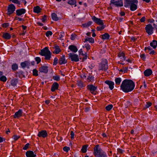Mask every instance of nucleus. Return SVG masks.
I'll use <instances>...</instances> for the list:
<instances>
[{
    "label": "nucleus",
    "mask_w": 157,
    "mask_h": 157,
    "mask_svg": "<svg viewBox=\"0 0 157 157\" xmlns=\"http://www.w3.org/2000/svg\"><path fill=\"white\" fill-rule=\"evenodd\" d=\"M135 86L134 83L132 80L125 79L122 82L120 87L123 92L128 93L133 90Z\"/></svg>",
    "instance_id": "obj_1"
},
{
    "label": "nucleus",
    "mask_w": 157,
    "mask_h": 157,
    "mask_svg": "<svg viewBox=\"0 0 157 157\" xmlns=\"http://www.w3.org/2000/svg\"><path fill=\"white\" fill-rule=\"evenodd\" d=\"M93 153L95 157H107L106 153L102 150L99 145L95 146Z\"/></svg>",
    "instance_id": "obj_2"
},
{
    "label": "nucleus",
    "mask_w": 157,
    "mask_h": 157,
    "mask_svg": "<svg viewBox=\"0 0 157 157\" xmlns=\"http://www.w3.org/2000/svg\"><path fill=\"white\" fill-rule=\"evenodd\" d=\"M39 54L42 56H44L45 59L47 60H50L51 58V53L47 47L41 49Z\"/></svg>",
    "instance_id": "obj_3"
},
{
    "label": "nucleus",
    "mask_w": 157,
    "mask_h": 157,
    "mask_svg": "<svg viewBox=\"0 0 157 157\" xmlns=\"http://www.w3.org/2000/svg\"><path fill=\"white\" fill-rule=\"evenodd\" d=\"M108 62L106 59H103L99 64L98 70L106 71L108 69Z\"/></svg>",
    "instance_id": "obj_4"
},
{
    "label": "nucleus",
    "mask_w": 157,
    "mask_h": 157,
    "mask_svg": "<svg viewBox=\"0 0 157 157\" xmlns=\"http://www.w3.org/2000/svg\"><path fill=\"white\" fill-rule=\"evenodd\" d=\"M68 56L69 58L72 61L76 62L79 61V58L78 55L74 53H70L68 54Z\"/></svg>",
    "instance_id": "obj_5"
},
{
    "label": "nucleus",
    "mask_w": 157,
    "mask_h": 157,
    "mask_svg": "<svg viewBox=\"0 0 157 157\" xmlns=\"http://www.w3.org/2000/svg\"><path fill=\"white\" fill-rule=\"evenodd\" d=\"M146 32L149 35L152 34L153 33L154 29L152 25L150 24L147 25L145 27Z\"/></svg>",
    "instance_id": "obj_6"
},
{
    "label": "nucleus",
    "mask_w": 157,
    "mask_h": 157,
    "mask_svg": "<svg viewBox=\"0 0 157 157\" xmlns=\"http://www.w3.org/2000/svg\"><path fill=\"white\" fill-rule=\"evenodd\" d=\"M138 2L137 0H124V6L128 7L133 3H137Z\"/></svg>",
    "instance_id": "obj_7"
},
{
    "label": "nucleus",
    "mask_w": 157,
    "mask_h": 157,
    "mask_svg": "<svg viewBox=\"0 0 157 157\" xmlns=\"http://www.w3.org/2000/svg\"><path fill=\"white\" fill-rule=\"evenodd\" d=\"M87 89L89 90L92 94L95 95L96 93L95 91L97 89V87L92 84L88 85L86 87Z\"/></svg>",
    "instance_id": "obj_8"
},
{
    "label": "nucleus",
    "mask_w": 157,
    "mask_h": 157,
    "mask_svg": "<svg viewBox=\"0 0 157 157\" xmlns=\"http://www.w3.org/2000/svg\"><path fill=\"white\" fill-rule=\"evenodd\" d=\"M15 9V6L12 4L9 5L7 9V14L10 15L13 13Z\"/></svg>",
    "instance_id": "obj_9"
},
{
    "label": "nucleus",
    "mask_w": 157,
    "mask_h": 157,
    "mask_svg": "<svg viewBox=\"0 0 157 157\" xmlns=\"http://www.w3.org/2000/svg\"><path fill=\"white\" fill-rule=\"evenodd\" d=\"M111 3H113L117 6L121 7L123 6L122 0H113L111 1Z\"/></svg>",
    "instance_id": "obj_10"
},
{
    "label": "nucleus",
    "mask_w": 157,
    "mask_h": 157,
    "mask_svg": "<svg viewBox=\"0 0 157 157\" xmlns=\"http://www.w3.org/2000/svg\"><path fill=\"white\" fill-rule=\"evenodd\" d=\"M92 20L96 23L98 25H103V21L100 18H98L95 16L92 17Z\"/></svg>",
    "instance_id": "obj_11"
},
{
    "label": "nucleus",
    "mask_w": 157,
    "mask_h": 157,
    "mask_svg": "<svg viewBox=\"0 0 157 157\" xmlns=\"http://www.w3.org/2000/svg\"><path fill=\"white\" fill-rule=\"evenodd\" d=\"M47 135L46 131L42 130L39 132L37 136L39 137H41L43 138H45L47 136Z\"/></svg>",
    "instance_id": "obj_12"
},
{
    "label": "nucleus",
    "mask_w": 157,
    "mask_h": 157,
    "mask_svg": "<svg viewBox=\"0 0 157 157\" xmlns=\"http://www.w3.org/2000/svg\"><path fill=\"white\" fill-rule=\"evenodd\" d=\"M105 83L109 85V87L111 90H112L113 89L114 83L113 82L106 80L105 82Z\"/></svg>",
    "instance_id": "obj_13"
},
{
    "label": "nucleus",
    "mask_w": 157,
    "mask_h": 157,
    "mask_svg": "<svg viewBox=\"0 0 157 157\" xmlns=\"http://www.w3.org/2000/svg\"><path fill=\"white\" fill-rule=\"evenodd\" d=\"M48 67L46 66H42L39 68V71L41 72L47 73L48 72Z\"/></svg>",
    "instance_id": "obj_14"
},
{
    "label": "nucleus",
    "mask_w": 157,
    "mask_h": 157,
    "mask_svg": "<svg viewBox=\"0 0 157 157\" xmlns=\"http://www.w3.org/2000/svg\"><path fill=\"white\" fill-rule=\"evenodd\" d=\"M26 12V10L25 9H21L17 10L16 11L17 15V16H20L23 14H24Z\"/></svg>",
    "instance_id": "obj_15"
},
{
    "label": "nucleus",
    "mask_w": 157,
    "mask_h": 157,
    "mask_svg": "<svg viewBox=\"0 0 157 157\" xmlns=\"http://www.w3.org/2000/svg\"><path fill=\"white\" fill-rule=\"evenodd\" d=\"M25 155L27 157H35L36 156V154H34L33 151H27Z\"/></svg>",
    "instance_id": "obj_16"
},
{
    "label": "nucleus",
    "mask_w": 157,
    "mask_h": 157,
    "mask_svg": "<svg viewBox=\"0 0 157 157\" xmlns=\"http://www.w3.org/2000/svg\"><path fill=\"white\" fill-rule=\"evenodd\" d=\"M22 115V110L19 109L17 112H16L14 115L13 117L14 118H19Z\"/></svg>",
    "instance_id": "obj_17"
},
{
    "label": "nucleus",
    "mask_w": 157,
    "mask_h": 157,
    "mask_svg": "<svg viewBox=\"0 0 157 157\" xmlns=\"http://www.w3.org/2000/svg\"><path fill=\"white\" fill-rule=\"evenodd\" d=\"M67 62V61L65 59V56H62L59 59V63L60 65H61L63 64L66 63Z\"/></svg>",
    "instance_id": "obj_18"
},
{
    "label": "nucleus",
    "mask_w": 157,
    "mask_h": 157,
    "mask_svg": "<svg viewBox=\"0 0 157 157\" xmlns=\"http://www.w3.org/2000/svg\"><path fill=\"white\" fill-rule=\"evenodd\" d=\"M59 84L57 82H54L52 84L51 89L52 91L54 92L55 90L58 89L59 87Z\"/></svg>",
    "instance_id": "obj_19"
},
{
    "label": "nucleus",
    "mask_w": 157,
    "mask_h": 157,
    "mask_svg": "<svg viewBox=\"0 0 157 157\" xmlns=\"http://www.w3.org/2000/svg\"><path fill=\"white\" fill-rule=\"evenodd\" d=\"M68 49L71 50L72 52L75 53L78 51V49L77 47L73 45H71L69 46Z\"/></svg>",
    "instance_id": "obj_20"
},
{
    "label": "nucleus",
    "mask_w": 157,
    "mask_h": 157,
    "mask_svg": "<svg viewBox=\"0 0 157 157\" xmlns=\"http://www.w3.org/2000/svg\"><path fill=\"white\" fill-rule=\"evenodd\" d=\"M152 73V70L150 69H147L144 72V75L145 76H149Z\"/></svg>",
    "instance_id": "obj_21"
},
{
    "label": "nucleus",
    "mask_w": 157,
    "mask_h": 157,
    "mask_svg": "<svg viewBox=\"0 0 157 157\" xmlns=\"http://www.w3.org/2000/svg\"><path fill=\"white\" fill-rule=\"evenodd\" d=\"M150 45L153 48H155L157 46V41L155 40H153L152 42L150 43Z\"/></svg>",
    "instance_id": "obj_22"
},
{
    "label": "nucleus",
    "mask_w": 157,
    "mask_h": 157,
    "mask_svg": "<svg viewBox=\"0 0 157 157\" xmlns=\"http://www.w3.org/2000/svg\"><path fill=\"white\" fill-rule=\"evenodd\" d=\"M137 9V5L135 3H133L130 6V10L132 11L135 10Z\"/></svg>",
    "instance_id": "obj_23"
},
{
    "label": "nucleus",
    "mask_w": 157,
    "mask_h": 157,
    "mask_svg": "<svg viewBox=\"0 0 157 157\" xmlns=\"http://www.w3.org/2000/svg\"><path fill=\"white\" fill-rule=\"evenodd\" d=\"M101 38L103 40L108 39L109 38V35L108 33H105V34L101 35Z\"/></svg>",
    "instance_id": "obj_24"
},
{
    "label": "nucleus",
    "mask_w": 157,
    "mask_h": 157,
    "mask_svg": "<svg viewBox=\"0 0 157 157\" xmlns=\"http://www.w3.org/2000/svg\"><path fill=\"white\" fill-rule=\"evenodd\" d=\"M2 37L5 39H9L11 38V36L9 33H5L3 34Z\"/></svg>",
    "instance_id": "obj_25"
},
{
    "label": "nucleus",
    "mask_w": 157,
    "mask_h": 157,
    "mask_svg": "<svg viewBox=\"0 0 157 157\" xmlns=\"http://www.w3.org/2000/svg\"><path fill=\"white\" fill-rule=\"evenodd\" d=\"M61 51V50L60 49L59 46H56L55 47V50L53 51V53H55L56 54H58Z\"/></svg>",
    "instance_id": "obj_26"
},
{
    "label": "nucleus",
    "mask_w": 157,
    "mask_h": 157,
    "mask_svg": "<svg viewBox=\"0 0 157 157\" xmlns=\"http://www.w3.org/2000/svg\"><path fill=\"white\" fill-rule=\"evenodd\" d=\"M87 41H88L89 42L92 44L94 43V39L92 37H87L86 39H85V40L84 41V42L85 43Z\"/></svg>",
    "instance_id": "obj_27"
},
{
    "label": "nucleus",
    "mask_w": 157,
    "mask_h": 157,
    "mask_svg": "<svg viewBox=\"0 0 157 157\" xmlns=\"http://www.w3.org/2000/svg\"><path fill=\"white\" fill-rule=\"evenodd\" d=\"M41 9L38 6L34 7L33 8V11L36 13H39L40 12Z\"/></svg>",
    "instance_id": "obj_28"
},
{
    "label": "nucleus",
    "mask_w": 157,
    "mask_h": 157,
    "mask_svg": "<svg viewBox=\"0 0 157 157\" xmlns=\"http://www.w3.org/2000/svg\"><path fill=\"white\" fill-rule=\"evenodd\" d=\"M51 16L52 20L55 21H57L59 19L57 15L54 13H53L52 14Z\"/></svg>",
    "instance_id": "obj_29"
},
{
    "label": "nucleus",
    "mask_w": 157,
    "mask_h": 157,
    "mask_svg": "<svg viewBox=\"0 0 157 157\" xmlns=\"http://www.w3.org/2000/svg\"><path fill=\"white\" fill-rule=\"evenodd\" d=\"M17 82V80L16 78L13 79L11 81V84L13 86H15L16 85Z\"/></svg>",
    "instance_id": "obj_30"
},
{
    "label": "nucleus",
    "mask_w": 157,
    "mask_h": 157,
    "mask_svg": "<svg viewBox=\"0 0 157 157\" xmlns=\"http://www.w3.org/2000/svg\"><path fill=\"white\" fill-rule=\"evenodd\" d=\"M121 81V78H117L115 79V81L116 84L118 85H119L120 84Z\"/></svg>",
    "instance_id": "obj_31"
},
{
    "label": "nucleus",
    "mask_w": 157,
    "mask_h": 157,
    "mask_svg": "<svg viewBox=\"0 0 157 157\" xmlns=\"http://www.w3.org/2000/svg\"><path fill=\"white\" fill-rule=\"evenodd\" d=\"M68 3L70 5H73L75 4V6H76V1L75 0H70L68 1Z\"/></svg>",
    "instance_id": "obj_32"
},
{
    "label": "nucleus",
    "mask_w": 157,
    "mask_h": 157,
    "mask_svg": "<svg viewBox=\"0 0 157 157\" xmlns=\"http://www.w3.org/2000/svg\"><path fill=\"white\" fill-rule=\"evenodd\" d=\"M101 25L97 27L96 29L98 31H100L105 28V26L103 25Z\"/></svg>",
    "instance_id": "obj_33"
},
{
    "label": "nucleus",
    "mask_w": 157,
    "mask_h": 157,
    "mask_svg": "<svg viewBox=\"0 0 157 157\" xmlns=\"http://www.w3.org/2000/svg\"><path fill=\"white\" fill-rule=\"evenodd\" d=\"M87 147L86 145H84L82 147L81 151L83 153H85L86 151Z\"/></svg>",
    "instance_id": "obj_34"
},
{
    "label": "nucleus",
    "mask_w": 157,
    "mask_h": 157,
    "mask_svg": "<svg viewBox=\"0 0 157 157\" xmlns=\"http://www.w3.org/2000/svg\"><path fill=\"white\" fill-rule=\"evenodd\" d=\"M12 68L13 70H16L18 69V65L16 63H14L12 65Z\"/></svg>",
    "instance_id": "obj_35"
},
{
    "label": "nucleus",
    "mask_w": 157,
    "mask_h": 157,
    "mask_svg": "<svg viewBox=\"0 0 157 157\" xmlns=\"http://www.w3.org/2000/svg\"><path fill=\"white\" fill-rule=\"evenodd\" d=\"M7 78L5 76L2 75L0 78V80L3 82H5L6 81Z\"/></svg>",
    "instance_id": "obj_36"
},
{
    "label": "nucleus",
    "mask_w": 157,
    "mask_h": 157,
    "mask_svg": "<svg viewBox=\"0 0 157 157\" xmlns=\"http://www.w3.org/2000/svg\"><path fill=\"white\" fill-rule=\"evenodd\" d=\"M113 105H109L105 107V109L107 111L110 110L113 108Z\"/></svg>",
    "instance_id": "obj_37"
},
{
    "label": "nucleus",
    "mask_w": 157,
    "mask_h": 157,
    "mask_svg": "<svg viewBox=\"0 0 157 157\" xmlns=\"http://www.w3.org/2000/svg\"><path fill=\"white\" fill-rule=\"evenodd\" d=\"M92 22L91 21H89L83 25V26L85 27H87L89 26L92 24Z\"/></svg>",
    "instance_id": "obj_38"
},
{
    "label": "nucleus",
    "mask_w": 157,
    "mask_h": 157,
    "mask_svg": "<svg viewBox=\"0 0 157 157\" xmlns=\"http://www.w3.org/2000/svg\"><path fill=\"white\" fill-rule=\"evenodd\" d=\"M94 80V77L93 76H89L87 79V81L88 82H92Z\"/></svg>",
    "instance_id": "obj_39"
},
{
    "label": "nucleus",
    "mask_w": 157,
    "mask_h": 157,
    "mask_svg": "<svg viewBox=\"0 0 157 157\" xmlns=\"http://www.w3.org/2000/svg\"><path fill=\"white\" fill-rule=\"evenodd\" d=\"M64 36V33L63 32H62L60 33V34L59 35V39L60 40H63V38Z\"/></svg>",
    "instance_id": "obj_40"
},
{
    "label": "nucleus",
    "mask_w": 157,
    "mask_h": 157,
    "mask_svg": "<svg viewBox=\"0 0 157 157\" xmlns=\"http://www.w3.org/2000/svg\"><path fill=\"white\" fill-rule=\"evenodd\" d=\"M77 84L78 86L80 88H82L83 86V85L82 82L81 81H77Z\"/></svg>",
    "instance_id": "obj_41"
},
{
    "label": "nucleus",
    "mask_w": 157,
    "mask_h": 157,
    "mask_svg": "<svg viewBox=\"0 0 157 157\" xmlns=\"http://www.w3.org/2000/svg\"><path fill=\"white\" fill-rule=\"evenodd\" d=\"M27 64V62L26 61H25L21 63V65L22 67L25 68Z\"/></svg>",
    "instance_id": "obj_42"
},
{
    "label": "nucleus",
    "mask_w": 157,
    "mask_h": 157,
    "mask_svg": "<svg viewBox=\"0 0 157 157\" xmlns=\"http://www.w3.org/2000/svg\"><path fill=\"white\" fill-rule=\"evenodd\" d=\"M38 71L36 69H34L33 70V75L34 76H37L38 75Z\"/></svg>",
    "instance_id": "obj_43"
},
{
    "label": "nucleus",
    "mask_w": 157,
    "mask_h": 157,
    "mask_svg": "<svg viewBox=\"0 0 157 157\" xmlns=\"http://www.w3.org/2000/svg\"><path fill=\"white\" fill-rule=\"evenodd\" d=\"M125 55L124 53H121L118 55V56H119V57H122L123 59L124 60H125Z\"/></svg>",
    "instance_id": "obj_44"
},
{
    "label": "nucleus",
    "mask_w": 157,
    "mask_h": 157,
    "mask_svg": "<svg viewBox=\"0 0 157 157\" xmlns=\"http://www.w3.org/2000/svg\"><path fill=\"white\" fill-rule=\"evenodd\" d=\"M52 34V32L51 31H47L46 33V36L47 37H48L51 36Z\"/></svg>",
    "instance_id": "obj_45"
},
{
    "label": "nucleus",
    "mask_w": 157,
    "mask_h": 157,
    "mask_svg": "<svg viewBox=\"0 0 157 157\" xmlns=\"http://www.w3.org/2000/svg\"><path fill=\"white\" fill-rule=\"evenodd\" d=\"M35 60L37 62V64L39 63L41 61L40 58L39 57H36L35 58Z\"/></svg>",
    "instance_id": "obj_46"
},
{
    "label": "nucleus",
    "mask_w": 157,
    "mask_h": 157,
    "mask_svg": "<svg viewBox=\"0 0 157 157\" xmlns=\"http://www.w3.org/2000/svg\"><path fill=\"white\" fill-rule=\"evenodd\" d=\"M152 105V103L151 102H147V104H146V105L145 106L144 108H147L149 107L151 105Z\"/></svg>",
    "instance_id": "obj_47"
},
{
    "label": "nucleus",
    "mask_w": 157,
    "mask_h": 157,
    "mask_svg": "<svg viewBox=\"0 0 157 157\" xmlns=\"http://www.w3.org/2000/svg\"><path fill=\"white\" fill-rule=\"evenodd\" d=\"M58 60V59L57 58L55 57L54 60L53 65H56L57 64Z\"/></svg>",
    "instance_id": "obj_48"
},
{
    "label": "nucleus",
    "mask_w": 157,
    "mask_h": 157,
    "mask_svg": "<svg viewBox=\"0 0 157 157\" xmlns=\"http://www.w3.org/2000/svg\"><path fill=\"white\" fill-rule=\"evenodd\" d=\"M53 78L54 79L57 81H59L60 79L58 75H56L53 76Z\"/></svg>",
    "instance_id": "obj_49"
},
{
    "label": "nucleus",
    "mask_w": 157,
    "mask_h": 157,
    "mask_svg": "<svg viewBox=\"0 0 157 157\" xmlns=\"http://www.w3.org/2000/svg\"><path fill=\"white\" fill-rule=\"evenodd\" d=\"M70 150V147H64L63 148V150L66 151V152H68L69 150Z\"/></svg>",
    "instance_id": "obj_50"
},
{
    "label": "nucleus",
    "mask_w": 157,
    "mask_h": 157,
    "mask_svg": "<svg viewBox=\"0 0 157 157\" xmlns=\"http://www.w3.org/2000/svg\"><path fill=\"white\" fill-rule=\"evenodd\" d=\"M20 138V136L16 135H14L13 136V138L15 140H17Z\"/></svg>",
    "instance_id": "obj_51"
},
{
    "label": "nucleus",
    "mask_w": 157,
    "mask_h": 157,
    "mask_svg": "<svg viewBox=\"0 0 157 157\" xmlns=\"http://www.w3.org/2000/svg\"><path fill=\"white\" fill-rule=\"evenodd\" d=\"M29 143H27L26 144L25 146L23 147V149L24 150H27L29 146Z\"/></svg>",
    "instance_id": "obj_52"
},
{
    "label": "nucleus",
    "mask_w": 157,
    "mask_h": 157,
    "mask_svg": "<svg viewBox=\"0 0 157 157\" xmlns=\"http://www.w3.org/2000/svg\"><path fill=\"white\" fill-rule=\"evenodd\" d=\"M84 47L86 48L87 50H88L90 49V45L88 44H86L84 45Z\"/></svg>",
    "instance_id": "obj_53"
},
{
    "label": "nucleus",
    "mask_w": 157,
    "mask_h": 157,
    "mask_svg": "<svg viewBox=\"0 0 157 157\" xmlns=\"http://www.w3.org/2000/svg\"><path fill=\"white\" fill-rule=\"evenodd\" d=\"M10 1H11L13 3L20 4V2L18 0H9Z\"/></svg>",
    "instance_id": "obj_54"
},
{
    "label": "nucleus",
    "mask_w": 157,
    "mask_h": 157,
    "mask_svg": "<svg viewBox=\"0 0 157 157\" xmlns=\"http://www.w3.org/2000/svg\"><path fill=\"white\" fill-rule=\"evenodd\" d=\"M47 19V17L45 15L43 17V18L41 19V20L43 22H44Z\"/></svg>",
    "instance_id": "obj_55"
},
{
    "label": "nucleus",
    "mask_w": 157,
    "mask_h": 157,
    "mask_svg": "<svg viewBox=\"0 0 157 157\" xmlns=\"http://www.w3.org/2000/svg\"><path fill=\"white\" fill-rule=\"evenodd\" d=\"M71 139L72 140L74 138V134L73 131H71Z\"/></svg>",
    "instance_id": "obj_56"
},
{
    "label": "nucleus",
    "mask_w": 157,
    "mask_h": 157,
    "mask_svg": "<svg viewBox=\"0 0 157 157\" xmlns=\"http://www.w3.org/2000/svg\"><path fill=\"white\" fill-rule=\"evenodd\" d=\"M9 26L8 23H4L2 24V26L4 27H6Z\"/></svg>",
    "instance_id": "obj_57"
},
{
    "label": "nucleus",
    "mask_w": 157,
    "mask_h": 157,
    "mask_svg": "<svg viewBox=\"0 0 157 157\" xmlns=\"http://www.w3.org/2000/svg\"><path fill=\"white\" fill-rule=\"evenodd\" d=\"M117 150L118 152L121 154L124 151L123 150L120 148L117 149Z\"/></svg>",
    "instance_id": "obj_58"
},
{
    "label": "nucleus",
    "mask_w": 157,
    "mask_h": 157,
    "mask_svg": "<svg viewBox=\"0 0 157 157\" xmlns=\"http://www.w3.org/2000/svg\"><path fill=\"white\" fill-rule=\"evenodd\" d=\"M140 57L141 58L144 60L145 59V55L144 54L141 55L140 56Z\"/></svg>",
    "instance_id": "obj_59"
},
{
    "label": "nucleus",
    "mask_w": 157,
    "mask_h": 157,
    "mask_svg": "<svg viewBox=\"0 0 157 157\" xmlns=\"http://www.w3.org/2000/svg\"><path fill=\"white\" fill-rule=\"evenodd\" d=\"M145 20V17H142L140 19V21L142 22H144Z\"/></svg>",
    "instance_id": "obj_60"
},
{
    "label": "nucleus",
    "mask_w": 157,
    "mask_h": 157,
    "mask_svg": "<svg viewBox=\"0 0 157 157\" xmlns=\"http://www.w3.org/2000/svg\"><path fill=\"white\" fill-rule=\"evenodd\" d=\"M145 50H148L149 51H151V48L150 46L145 47Z\"/></svg>",
    "instance_id": "obj_61"
},
{
    "label": "nucleus",
    "mask_w": 157,
    "mask_h": 157,
    "mask_svg": "<svg viewBox=\"0 0 157 157\" xmlns=\"http://www.w3.org/2000/svg\"><path fill=\"white\" fill-rule=\"evenodd\" d=\"M15 19L16 20H18L19 21H24L23 19L22 18H20L18 17H15Z\"/></svg>",
    "instance_id": "obj_62"
},
{
    "label": "nucleus",
    "mask_w": 157,
    "mask_h": 157,
    "mask_svg": "<svg viewBox=\"0 0 157 157\" xmlns=\"http://www.w3.org/2000/svg\"><path fill=\"white\" fill-rule=\"evenodd\" d=\"M153 29H157V25L153 23Z\"/></svg>",
    "instance_id": "obj_63"
},
{
    "label": "nucleus",
    "mask_w": 157,
    "mask_h": 157,
    "mask_svg": "<svg viewBox=\"0 0 157 157\" xmlns=\"http://www.w3.org/2000/svg\"><path fill=\"white\" fill-rule=\"evenodd\" d=\"M94 64L92 63V64H91L90 66H89V67L90 68L92 69L94 67Z\"/></svg>",
    "instance_id": "obj_64"
}]
</instances>
